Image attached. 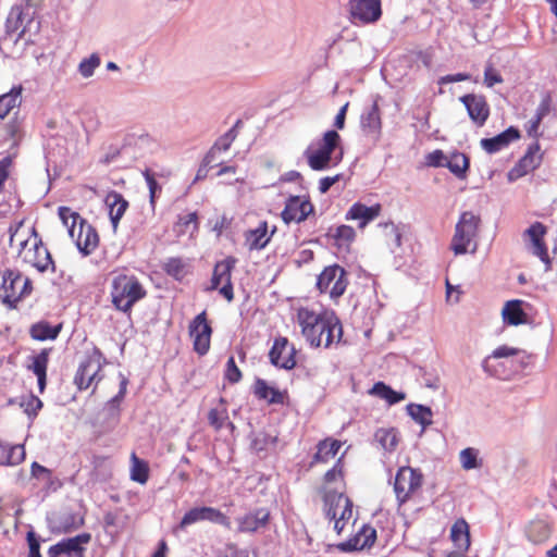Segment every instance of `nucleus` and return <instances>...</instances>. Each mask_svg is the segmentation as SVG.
I'll list each match as a JSON object with an SVG mask.
<instances>
[{
  "mask_svg": "<svg viewBox=\"0 0 557 557\" xmlns=\"http://www.w3.org/2000/svg\"><path fill=\"white\" fill-rule=\"evenodd\" d=\"M183 262L180 259L172 258L165 264V270L169 274L177 277L183 274Z\"/></svg>",
  "mask_w": 557,
  "mask_h": 557,
  "instance_id": "338daca9",
  "label": "nucleus"
},
{
  "mask_svg": "<svg viewBox=\"0 0 557 557\" xmlns=\"http://www.w3.org/2000/svg\"><path fill=\"white\" fill-rule=\"evenodd\" d=\"M361 127L369 136L376 137L379 135L381 129V119L379 107L375 102L362 113Z\"/></svg>",
  "mask_w": 557,
  "mask_h": 557,
  "instance_id": "7c9ffc66",
  "label": "nucleus"
},
{
  "mask_svg": "<svg viewBox=\"0 0 557 557\" xmlns=\"http://www.w3.org/2000/svg\"><path fill=\"white\" fill-rule=\"evenodd\" d=\"M102 368V355L100 351L95 350L92 355L88 356L79 363V367L74 376V384L78 389H87L94 383L97 384L101 381L102 376L99 372Z\"/></svg>",
  "mask_w": 557,
  "mask_h": 557,
  "instance_id": "9d476101",
  "label": "nucleus"
},
{
  "mask_svg": "<svg viewBox=\"0 0 557 557\" xmlns=\"http://www.w3.org/2000/svg\"><path fill=\"white\" fill-rule=\"evenodd\" d=\"M58 213L79 252L83 256L92 253L99 245L96 228L69 207H59Z\"/></svg>",
  "mask_w": 557,
  "mask_h": 557,
  "instance_id": "7ed1b4c3",
  "label": "nucleus"
},
{
  "mask_svg": "<svg viewBox=\"0 0 557 557\" xmlns=\"http://www.w3.org/2000/svg\"><path fill=\"white\" fill-rule=\"evenodd\" d=\"M51 348H45L37 355L29 357L30 363L27 369L30 370L36 376L38 382L39 392L42 393L47 383V367Z\"/></svg>",
  "mask_w": 557,
  "mask_h": 557,
  "instance_id": "b1692460",
  "label": "nucleus"
},
{
  "mask_svg": "<svg viewBox=\"0 0 557 557\" xmlns=\"http://www.w3.org/2000/svg\"><path fill=\"white\" fill-rule=\"evenodd\" d=\"M342 478H343V471H342V467H341V459H338L337 462L334 465V467L325 473L324 481L326 484H331L333 482L342 480Z\"/></svg>",
  "mask_w": 557,
  "mask_h": 557,
  "instance_id": "0e129e2a",
  "label": "nucleus"
},
{
  "mask_svg": "<svg viewBox=\"0 0 557 557\" xmlns=\"http://www.w3.org/2000/svg\"><path fill=\"white\" fill-rule=\"evenodd\" d=\"M5 134L13 140V146H16L22 138V120L16 115L5 124Z\"/></svg>",
  "mask_w": 557,
  "mask_h": 557,
  "instance_id": "603ef678",
  "label": "nucleus"
},
{
  "mask_svg": "<svg viewBox=\"0 0 557 557\" xmlns=\"http://www.w3.org/2000/svg\"><path fill=\"white\" fill-rule=\"evenodd\" d=\"M522 300H509L503 308V319L507 324L519 325L527 321V314L522 309Z\"/></svg>",
  "mask_w": 557,
  "mask_h": 557,
  "instance_id": "2f4dec72",
  "label": "nucleus"
},
{
  "mask_svg": "<svg viewBox=\"0 0 557 557\" xmlns=\"http://www.w3.org/2000/svg\"><path fill=\"white\" fill-rule=\"evenodd\" d=\"M61 329V324L51 325L47 321H39L30 326L29 334L36 341H53L59 336Z\"/></svg>",
  "mask_w": 557,
  "mask_h": 557,
  "instance_id": "473e14b6",
  "label": "nucleus"
},
{
  "mask_svg": "<svg viewBox=\"0 0 557 557\" xmlns=\"http://www.w3.org/2000/svg\"><path fill=\"white\" fill-rule=\"evenodd\" d=\"M332 236L338 247H348L354 242L356 232L349 225H341L335 228Z\"/></svg>",
  "mask_w": 557,
  "mask_h": 557,
  "instance_id": "49530a36",
  "label": "nucleus"
},
{
  "mask_svg": "<svg viewBox=\"0 0 557 557\" xmlns=\"http://www.w3.org/2000/svg\"><path fill=\"white\" fill-rule=\"evenodd\" d=\"M101 63L100 57L92 53L89 58L83 59L78 64V72L84 78H89L94 75L95 70Z\"/></svg>",
  "mask_w": 557,
  "mask_h": 557,
  "instance_id": "8fccbe9b",
  "label": "nucleus"
},
{
  "mask_svg": "<svg viewBox=\"0 0 557 557\" xmlns=\"http://www.w3.org/2000/svg\"><path fill=\"white\" fill-rule=\"evenodd\" d=\"M375 441L379 445L388 453H392L396 449L399 438L397 431L393 428L391 429H379L374 434Z\"/></svg>",
  "mask_w": 557,
  "mask_h": 557,
  "instance_id": "58836bf2",
  "label": "nucleus"
},
{
  "mask_svg": "<svg viewBox=\"0 0 557 557\" xmlns=\"http://www.w3.org/2000/svg\"><path fill=\"white\" fill-rule=\"evenodd\" d=\"M459 100L466 107L471 121L480 127L483 126L490 116V107L485 97L469 94L460 97Z\"/></svg>",
  "mask_w": 557,
  "mask_h": 557,
  "instance_id": "6ab92c4d",
  "label": "nucleus"
},
{
  "mask_svg": "<svg viewBox=\"0 0 557 557\" xmlns=\"http://www.w3.org/2000/svg\"><path fill=\"white\" fill-rule=\"evenodd\" d=\"M539 144L530 146L524 157L521 158L518 164L508 172V181L513 182L536 169L541 163V156H539Z\"/></svg>",
  "mask_w": 557,
  "mask_h": 557,
  "instance_id": "412c9836",
  "label": "nucleus"
},
{
  "mask_svg": "<svg viewBox=\"0 0 557 557\" xmlns=\"http://www.w3.org/2000/svg\"><path fill=\"white\" fill-rule=\"evenodd\" d=\"M324 512L330 521H334L336 533L341 534L352 518V502L342 492L327 490L324 494Z\"/></svg>",
  "mask_w": 557,
  "mask_h": 557,
  "instance_id": "0eeeda50",
  "label": "nucleus"
},
{
  "mask_svg": "<svg viewBox=\"0 0 557 557\" xmlns=\"http://www.w3.org/2000/svg\"><path fill=\"white\" fill-rule=\"evenodd\" d=\"M348 281L345 270L337 265L326 267L318 276L317 287L321 293H329L330 297H341L347 287Z\"/></svg>",
  "mask_w": 557,
  "mask_h": 557,
  "instance_id": "1a4fd4ad",
  "label": "nucleus"
},
{
  "mask_svg": "<svg viewBox=\"0 0 557 557\" xmlns=\"http://www.w3.org/2000/svg\"><path fill=\"white\" fill-rule=\"evenodd\" d=\"M470 75L467 73H457V74H448L445 76H442L438 79V84H450V83H457V82H463L470 79Z\"/></svg>",
  "mask_w": 557,
  "mask_h": 557,
  "instance_id": "774afa93",
  "label": "nucleus"
},
{
  "mask_svg": "<svg viewBox=\"0 0 557 557\" xmlns=\"http://www.w3.org/2000/svg\"><path fill=\"white\" fill-rule=\"evenodd\" d=\"M146 296V290L134 275L120 274L112 281L111 297L114 307L127 312Z\"/></svg>",
  "mask_w": 557,
  "mask_h": 557,
  "instance_id": "39448f33",
  "label": "nucleus"
},
{
  "mask_svg": "<svg viewBox=\"0 0 557 557\" xmlns=\"http://www.w3.org/2000/svg\"><path fill=\"white\" fill-rule=\"evenodd\" d=\"M28 544V556L27 557H41L40 554V542L34 531H28L26 535Z\"/></svg>",
  "mask_w": 557,
  "mask_h": 557,
  "instance_id": "13d9d810",
  "label": "nucleus"
},
{
  "mask_svg": "<svg viewBox=\"0 0 557 557\" xmlns=\"http://www.w3.org/2000/svg\"><path fill=\"white\" fill-rule=\"evenodd\" d=\"M445 168H448L458 178H465L469 169V159L461 152H455L447 158Z\"/></svg>",
  "mask_w": 557,
  "mask_h": 557,
  "instance_id": "ea45409f",
  "label": "nucleus"
},
{
  "mask_svg": "<svg viewBox=\"0 0 557 557\" xmlns=\"http://www.w3.org/2000/svg\"><path fill=\"white\" fill-rule=\"evenodd\" d=\"M546 227L541 222H534L523 233V238L527 244L528 250L539 257L543 262H548L547 247L544 243V236L546 235Z\"/></svg>",
  "mask_w": 557,
  "mask_h": 557,
  "instance_id": "f3484780",
  "label": "nucleus"
},
{
  "mask_svg": "<svg viewBox=\"0 0 557 557\" xmlns=\"http://www.w3.org/2000/svg\"><path fill=\"white\" fill-rule=\"evenodd\" d=\"M380 226L385 228L386 235H391L394 246L399 247L401 245V234L393 222H386L380 224Z\"/></svg>",
  "mask_w": 557,
  "mask_h": 557,
  "instance_id": "e2e57ef3",
  "label": "nucleus"
},
{
  "mask_svg": "<svg viewBox=\"0 0 557 557\" xmlns=\"http://www.w3.org/2000/svg\"><path fill=\"white\" fill-rule=\"evenodd\" d=\"M388 393H391V386L386 385L384 382H376L369 391L370 395L376 396L384 400H386Z\"/></svg>",
  "mask_w": 557,
  "mask_h": 557,
  "instance_id": "69168bd1",
  "label": "nucleus"
},
{
  "mask_svg": "<svg viewBox=\"0 0 557 557\" xmlns=\"http://www.w3.org/2000/svg\"><path fill=\"white\" fill-rule=\"evenodd\" d=\"M408 414L423 428L432 424V410L430 407L418 405V404H409L407 406Z\"/></svg>",
  "mask_w": 557,
  "mask_h": 557,
  "instance_id": "37998d69",
  "label": "nucleus"
},
{
  "mask_svg": "<svg viewBox=\"0 0 557 557\" xmlns=\"http://www.w3.org/2000/svg\"><path fill=\"white\" fill-rule=\"evenodd\" d=\"M125 147H135L140 156H144L148 151H152L156 147V140L145 132L141 133H128L124 137Z\"/></svg>",
  "mask_w": 557,
  "mask_h": 557,
  "instance_id": "c756f323",
  "label": "nucleus"
},
{
  "mask_svg": "<svg viewBox=\"0 0 557 557\" xmlns=\"http://www.w3.org/2000/svg\"><path fill=\"white\" fill-rule=\"evenodd\" d=\"M297 323L301 334L312 347L329 348L338 343L343 335L342 323L332 311L315 312L308 308H299Z\"/></svg>",
  "mask_w": 557,
  "mask_h": 557,
  "instance_id": "f257e3e1",
  "label": "nucleus"
},
{
  "mask_svg": "<svg viewBox=\"0 0 557 557\" xmlns=\"http://www.w3.org/2000/svg\"><path fill=\"white\" fill-rule=\"evenodd\" d=\"M23 87L21 85L14 86L9 92L0 96V119H4L9 113L18 108L22 102Z\"/></svg>",
  "mask_w": 557,
  "mask_h": 557,
  "instance_id": "72a5a7b5",
  "label": "nucleus"
},
{
  "mask_svg": "<svg viewBox=\"0 0 557 557\" xmlns=\"http://www.w3.org/2000/svg\"><path fill=\"white\" fill-rule=\"evenodd\" d=\"M481 224L480 215L472 211H465L460 214L456 225L455 233L450 242V249L456 256L474 253L478 248L475 238Z\"/></svg>",
  "mask_w": 557,
  "mask_h": 557,
  "instance_id": "20e7f679",
  "label": "nucleus"
},
{
  "mask_svg": "<svg viewBox=\"0 0 557 557\" xmlns=\"http://www.w3.org/2000/svg\"><path fill=\"white\" fill-rule=\"evenodd\" d=\"M350 14L354 21L372 23L381 17L380 0H350Z\"/></svg>",
  "mask_w": 557,
  "mask_h": 557,
  "instance_id": "aec40b11",
  "label": "nucleus"
},
{
  "mask_svg": "<svg viewBox=\"0 0 557 557\" xmlns=\"http://www.w3.org/2000/svg\"><path fill=\"white\" fill-rule=\"evenodd\" d=\"M503 83V77L500 76V74L492 66V64H488L486 67H485V71H484V84L487 86V87H493L495 84H500Z\"/></svg>",
  "mask_w": 557,
  "mask_h": 557,
  "instance_id": "bf43d9fd",
  "label": "nucleus"
},
{
  "mask_svg": "<svg viewBox=\"0 0 557 557\" xmlns=\"http://www.w3.org/2000/svg\"><path fill=\"white\" fill-rule=\"evenodd\" d=\"M201 521H209L231 529V521L227 516L216 508L202 506L188 510L174 531L177 532L178 530H184L188 525Z\"/></svg>",
  "mask_w": 557,
  "mask_h": 557,
  "instance_id": "9b49d317",
  "label": "nucleus"
},
{
  "mask_svg": "<svg viewBox=\"0 0 557 557\" xmlns=\"http://www.w3.org/2000/svg\"><path fill=\"white\" fill-rule=\"evenodd\" d=\"M25 459V449L23 445L7 447L5 457L0 458L1 466H16Z\"/></svg>",
  "mask_w": 557,
  "mask_h": 557,
  "instance_id": "de8ad7c7",
  "label": "nucleus"
},
{
  "mask_svg": "<svg viewBox=\"0 0 557 557\" xmlns=\"http://www.w3.org/2000/svg\"><path fill=\"white\" fill-rule=\"evenodd\" d=\"M447 156L440 149L434 150L433 152L426 156V163L430 166H444L447 160Z\"/></svg>",
  "mask_w": 557,
  "mask_h": 557,
  "instance_id": "680f3d73",
  "label": "nucleus"
},
{
  "mask_svg": "<svg viewBox=\"0 0 557 557\" xmlns=\"http://www.w3.org/2000/svg\"><path fill=\"white\" fill-rule=\"evenodd\" d=\"M237 532L252 534L264 529L270 521V511L267 508H257L237 517Z\"/></svg>",
  "mask_w": 557,
  "mask_h": 557,
  "instance_id": "a211bd4d",
  "label": "nucleus"
},
{
  "mask_svg": "<svg viewBox=\"0 0 557 557\" xmlns=\"http://www.w3.org/2000/svg\"><path fill=\"white\" fill-rule=\"evenodd\" d=\"M225 379L230 383H238L242 379V372L235 363L234 357H230L226 362Z\"/></svg>",
  "mask_w": 557,
  "mask_h": 557,
  "instance_id": "4d7b16f0",
  "label": "nucleus"
},
{
  "mask_svg": "<svg viewBox=\"0 0 557 557\" xmlns=\"http://www.w3.org/2000/svg\"><path fill=\"white\" fill-rule=\"evenodd\" d=\"M295 354L296 349L289 344L288 339L286 337H278L273 343L269 358L273 366L292 370L296 366Z\"/></svg>",
  "mask_w": 557,
  "mask_h": 557,
  "instance_id": "dca6fc26",
  "label": "nucleus"
},
{
  "mask_svg": "<svg viewBox=\"0 0 557 557\" xmlns=\"http://www.w3.org/2000/svg\"><path fill=\"white\" fill-rule=\"evenodd\" d=\"M32 281L17 270L0 271V299L9 308L32 293Z\"/></svg>",
  "mask_w": 557,
  "mask_h": 557,
  "instance_id": "423d86ee",
  "label": "nucleus"
},
{
  "mask_svg": "<svg viewBox=\"0 0 557 557\" xmlns=\"http://www.w3.org/2000/svg\"><path fill=\"white\" fill-rule=\"evenodd\" d=\"M339 140L341 136L336 131H327L324 133L322 140L319 144V147L314 148V150L321 151L322 153H326L327 157H332V153L338 146Z\"/></svg>",
  "mask_w": 557,
  "mask_h": 557,
  "instance_id": "a18cd8bd",
  "label": "nucleus"
},
{
  "mask_svg": "<svg viewBox=\"0 0 557 557\" xmlns=\"http://www.w3.org/2000/svg\"><path fill=\"white\" fill-rule=\"evenodd\" d=\"M106 205L109 208V215L112 226L114 230H116L119 221L124 215L128 207V202L121 194L111 191L106 197Z\"/></svg>",
  "mask_w": 557,
  "mask_h": 557,
  "instance_id": "cd10ccee",
  "label": "nucleus"
},
{
  "mask_svg": "<svg viewBox=\"0 0 557 557\" xmlns=\"http://www.w3.org/2000/svg\"><path fill=\"white\" fill-rule=\"evenodd\" d=\"M236 259L228 257L218 262L213 269L210 289H218L220 294L228 301L234 298L232 285V270L234 269Z\"/></svg>",
  "mask_w": 557,
  "mask_h": 557,
  "instance_id": "f8f14e48",
  "label": "nucleus"
},
{
  "mask_svg": "<svg viewBox=\"0 0 557 557\" xmlns=\"http://www.w3.org/2000/svg\"><path fill=\"white\" fill-rule=\"evenodd\" d=\"M375 539L376 531L371 527L363 525L354 537L339 543L337 548L342 552L360 550L366 547H371Z\"/></svg>",
  "mask_w": 557,
  "mask_h": 557,
  "instance_id": "5701e85b",
  "label": "nucleus"
},
{
  "mask_svg": "<svg viewBox=\"0 0 557 557\" xmlns=\"http://www.w3.org/2000/svg\"><path fill=\"white\" fill-rule=\"evenodd\" d=\"M143 174L149 188L150 203L154 206L156 198L161 191V186L158 184L154 174L151 173L150 170H146Z\"/></svg>",
  "mask_w": 557,
  "mask_h": 557,
  "instance_id": "864d4df0",
  "label": "nucleus"
},
{
  "mask_svg": "<svg viewBox=\"0 0 557 557\" xmlns=\"http://www.w3.org/2000/svg\"><path fill=\"white\" fill-rule=\"evenodd\" d=\"M480 451L478 448L467 447L459 453V461L461 468L466 471L480 469L483 466L482 460L479 458Z\"/></svg>",
  "mask_w": 557,
  "mask_h": 557,
  "instance_id": "79ce46f5",
  "label": "nucleus"
},
{
  "mask_svg": "<svg viewBox=\"0 0 557 557\" xmlns=\"http://www.w3.org/2000/svg\"><path fill=\"white\" fill-rule=\"evenodd\" d=\"M212 329L207 321V313L202 311L189 324V335L193 338L194 349L200 356L210 349Z\"/></svg>",
  "mask_w": 557,
  "mask_h": 557,
  "instance_id": "4468645a",
  "label": "nucleus"
},
{
  "mask_svg": "<svg viewBox=\"0 0 557 557\" xmlns=\"http://www.w3.org/2000/svg\"><path fill=\"white\" fill-rule=\"evenodd\" d=\"M255 394L260 399L268 400L270 404H283L284 394L277 388L269 386L262 379H257L255 383Z\"/></svg>",
  "mask_w": 557,
  "mask_h": 557,
  "instance_id": "c9c22d12",
  "label": "nucleus"
},
{
  "mask_svg": "<svg viewBox=\"0 0 557 557\" xmlns=\"http://www.w3.org/2000/svg\"><path fill=\"white\" fill-rule=\"evenodd\" d=\"M304 156L307 159L308 165L313 171H324L331 166L332 157H327L326 153L314 150L312 145L305 150Z\"/></svg>",
  "mask_w": 557,
  "mask_h": 557,
  "instance_id": "e433bc0d",
  "label": "nucleus"
},
{
  "mask_svg": "<svg viewBox=\"0 0 557 557\" xmlns=\"http://www.w3.org/2000/svg\"><path fill=\"white\" fill-rule=\"evenodd\" d=\"M519 349L517 348H512L506 345L499 346L496 349H494L493 352L482 361V369L488 375L497 376L498 373L496 369L491 364V360L511 357L517 355Z\"/></svg>",
  "mask_w": 557,
  "mask_h": 557,
  "instance_id": "4c0bfd02",
  "label": "nucleus"
},
{
  "mask_svg": "<svg viewBox=\"0 0 557 557\" xmlns=\"http://www.w3.org/2000/svg\"><path fill=\"white\" fill-rule=\"evenodd\" d=\"M381 211V206L368 207L363 203H354L346 213V220L359 221V227H364L368 223L375 220Z\"/></svg>",
  "mask_w": 557,
  "mask_h": 557,
  "instance_id": "bb28decb",
  "label": "nucleus"
},
{
  "mask_svg": "<svg viewBox=\"0 0 557 557\" xmlns=\"http://www.w3.org/2000/svg\"><path fill=\"white\" fill-rule=\"evenodd\" d=\"M277 441L276 436H273L271 434L259 432L255 435L251 446L257 451H263L268 450L275 446Z\"/></svg>",
  "mask_w": 557,
  "mask_h": 557,
  "instance_id": "3c124183",
  "label": "nucleus"
},
{
  "mask_svg": "<svg viewBox=\"0 0 557 557\" xmlns=\"http://www.w3.org/2000/svg\"><path fill=\"white\" fill-rule=\"evenodd\" d=\"M314 207L305 196H289L286 199L284 210L281 213L283 221L286 224L292 222L301 223L311 213H313Z\"/></svg>",
  "mask_w": 557,
  "mask_h": 557,
  "instance_id": "2eb2a0df",
  "label": "nucleus"
},
{
  "mask_svg": "<svg viewBox=\"0 0 557 557\" xmlns=\"http://www.w3.org/2000/svg\"><path fill=\"white\" fill-rule=\"evenodd\" d=\"M12 160V156H7L0 160V195L2 194L4 183L9 177Z\"/></svg>",
  "mask_w": 557,
  "mask_h": 557,
  "instance_id": "052dcab7",
  "label": "nucleus"
},
{
  "mask_svg": "<svg viewBox=\"0 0 557 557\" xmlns=\"http://www.w3.org/2000/svg\"><path fill=\"white\" fill-rule=\"evenodd\" d=\"M450 537L459 550H467L470 546L469 525L465 519H458L451 527Z\"/></svg>",
  "mask_w": 557,
  "mask_h": 557,
  "instance_id": "f704fd0d",
  "label": "nucleus"
},
{
  "mask_svg": "<svg viewBox=\"0 0 557 557\" xmlns=\"http://www.w3.org/2000/svg\"><path fill=\"white\" fill-rule=\"evenodd\" d=\"M91 540L89 533L63 539L48 549V557H84L85 545Z\"/></svg>",
  "mask_w": 557,
  "mask_h": 557,
  "instance_id": "ddd939ff",
  "label": "nucleus"
},
{
  "mask_svg": "<svg viewBox=\"0 0 557 557\" xmlns=\"http://www.w3.org/2000/svg\"><path fill=\"white\" fill-rule=\"evenodd\" d=\"M240 123L242 121L238 120L231 129H228L224 135L218 138V140L206 154V164H211L215 162L218 152L226 151L230 149L232 143L237 137L236 128L240 125Z\"/></svg>",
  "mask_w": 557,
  "mask_h": 557,
  "instance_id": "c85d7f7f",
  "label": "nucleus"
},
{
  "mask_svg": "<svg viewBox=\"0 0 557 557\" xmlns=\"http://www.w3.org/2000/svg\"><path fill=\"white\" fill-rule=\"evenodd\" d=\"M341 448V442L338 441H322L318 444V449L314 455V461L327 462L333 459Z\"/></svg>",
  "mask_w": 557,
  "mask_h": 557,
  "instance_id": "a19ab883",
  "label": "nucleus"
},
{
  "mask_svg": "<svg viewBox=\"0 0 557 557\" xmlns=\"http://www.w3.org/2000/svg\"><path fill=\"white\" fill-rule=\"evenodd\" d=\"M28 7H24L23 4H15L11 8L9 15L5 22L7 33H16L20 32V36L24 34L26 30V24L32 20L29 17Z\"/></svg>",
  "mask_w": 557,
  "mask_h": 557,
  "instance_id": "a878e982",
  "label": "nucleus"
},
{
  "mask_svg": "<svg viewBox=\"0 0 557 557\" xmlns=\"http://www.w3.org/2000/svg\"><path fill=\"white\" fill-rule=\"evenodd\" d=\"M423 475L419 469L400 467L394 481V492L399 505L406 503L422 486Z\"/></svg>",
  "mask_w": 557,
  "mask_h": 557,
  "instance_id": "6e6552de",
  "label": "nucleus"
},
{
  "mask_svg": "<svg viewBox=\"0 0 557 557\" xmlns=\"http://www.w3.org/2000/svg\"><path fill=\"white\" fill-rule=\"evenodd\" d=\"M519 138V129L513 126H510L492 138L481 139L480 145L484 151H486L490 154H493L507 148L512 141Z\"/></svg>",
  "mask_w": 557,
  "mask_h": 557,
  "instance_id": "4be33fe9",
  "label": "nucleus"
},
{
  "mask_svg": "<svg viewBox=\"0 0 557 557\" xmlns=\"http://www.w3.org/2000/svg\"><path fill=\"white\" fill-rule=\"evenodd\" d=\"M108 533L117 534L121 531V517L113 512H107L103 518Z\"/></svg>",
  "mask_w": 557,
  "mask_h": 557,
  "instance_id": "5fc2aeb1",
  "label": "nucleus"
},
{
  "mask_svg": "<svg viewBox=\"0 0 557 557\" xmlns=\"http://www.w3.org/2000/svg\"><path fill=\"white\" fill-rule=\"evenodd\" d=\"M208 421L209 424L213 426L214 430L216 431L221 430L226 422L231 429H234V424L232 422H228V414L226 409H211L208 413Z\"/></svg>",
  "mask_w": 557,
  "mask_h": 557,
  "instance_id": "09e8293b",
  "label": "nucleus"
},
{
  "mask_svg": "<svg viewBox=\"0 0 557 557\" xmlns=\"http://www.w3.org/2000/svg\"><path fill=\"white\" fill-rule=\"evenodd\" d=\"M21 406L24 408V412L28 417H36L42 407V403L38 397L32 395L26 400H24Z\"/></svg>",
  "mask_w": 557,
  "mask_h": 557,
  "instance_id": "6e6d98bb",
  "label": "nucleus"
},
{
  "mask_svg": "<svg viewBox=\"0 0 557 557\" xmlns=\"http://www.w3.org/2000/svg\"><path fill=\"white\" fill-rule=\"evenodd\" d=\"M276 227L274 226L269 234L268 223L262 221L259 223L258 227L255 230H249L246 235V245L249 250H261L263 249L270 242L271 237L275 233Z\"/></svg>",
  "mask_w": 557,
  "mask_h": 557,
  "instance_id": "393cba45",
  "label": "nucleus"
},
{
  "mask_svg": "<svg viewBox=\"0 0 557 557\" xmlns=\"http://www.w3.org/2000/svg\"><path fill=\"white\" fill-rule=\"evenodd\" d=\"M132 467H131V479L135 482L144 484L148 480V465L139 459L135 453L131 456Z\"/></svg>",
  "mask_w": 557,
  "mask_h": 557,
  "instance_id": "c03bdc74",
  "label": "nucleus"
},
{
  "mask_svg": "<svg viewBox=\"0 0 557 557\" xmlns=\"http://www.w3.org/2000/svg\"><path fill=\"white\" fill-rule=\"evenodd\" d=\"M22 225V221L14 225H10V246L13 247L15 242H18V257L23 260V262L30 264L41 273L48 271V269H51V271L54 272L55 268L51 255L49 250L44 246L35 228H32L30 236L25 238L20 233Z\"/></svg>",
  "mask_w": 557,
  "mask_h": 557,
  "instance_id": "f03ea898",
  "label": "nucleus"
}]
</instances>
